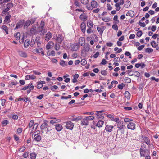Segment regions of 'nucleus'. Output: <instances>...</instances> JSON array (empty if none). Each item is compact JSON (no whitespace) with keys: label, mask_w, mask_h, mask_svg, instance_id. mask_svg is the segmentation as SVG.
Here are the masks:
<instances>
[{"label":"nucleus","mask_w":159,"mask_h":159,"mask_svg":"<svg viewBox=\"0 0 159 159\" xmlns=\"http://www.w3.org/2000/svg\"><path fill=\"white\" fill-rule=\"evenodd\" d=\"M112 121L116 123L117 127L118 128L117 131H123L124 129L125 128V125L123 124V122L120 120L118 117H116L115 119H113Z\"/></svg>","instance_id":"f257e3e1"},{"label":"nucleus","mask_w":159,"mask_h":159,"mask_svg":"<svg viewBox=\"0 0 159 159\" xmlns=\"http://www.w3.org/2000/svg\"><path fill=\"white\" fill-rule=\"evenodd\" d=\"M140 154L141 157H144L150 154V151L144 148H140L139 150Z\"/></svg>","instance_id":"f03ea898"},{"label":"nucleus","mask_w":159,"mask_h":159,"mask_svg":"<svg viewBox=\"0 0 159 159\" xmlns=\"http://www.w3.org/2000/svg\"><path fill=\"white\" fill-rule=\"evenodd\" d=\"M103 110L97 111L96 112V118L98 120H102L104 118V115H106L104 113Z\"/></svg>","instance_id":"7ed1b4c3"},{"label":"nucleus","mask_w":159,"mask_h":159,"mask_svg":"<svg viewBox=\"0 0 159 159\" xmlns=\"http://www.w3.org/2000/svg\"><path fill=\"white\" fill-rule=\"evenodd\" d=\"M91 7L86 6L87 8L89 10H92L93 8H96L98 6V3L95 1H92L91 3Z\"/></svg>","instance_id":"20e7f679"},{"label":"nucleus","mask_w":159,"mask_h":159,"mask_svg":"<svg viewBox=\"0 0 159 159\" xmlns=\"http://www.w3.org/2000/svg\"><path fill=\"white\" fill-rule=\"evenodd\" d=\"M116 125H115L114 126L111 125L110 124L105 123V130L107 132H111L113 130V129L114 128V127Z\"/></svg>","instance_id":"39448f33"},{"label":"nucleus","mask_w":159,"mask_h":159,"mask_svg":"<svg viewBox=\"0 0 159 159\" xmlns=\"http://www.w3.org/2000/svg\"><path fill=\"white\" fill-rule=\"evenodd\" d=\"M45 26V23L44 21H41L40 23V25L38 27V32H42L43 30H44V26Z\"/></svg>","instance_id":"423d86ee"},{"label":"nucleus","mask_w":159,"mask_h":159,"mask_svg":"<svg viewBox=\"0 0 159 159\" xmlns=\"http://www.w3.org/2000/svg\"><path fill=\"white\" fill-rule=\"evenodd\" d=\"M127 127L129 129L134 130L136 129V124L133 122H130L128 124Z\"/></svg>","instance_id":"0eeeda50"},{"label":"nucleus","mask_w":159,"mask_h":159,"mask_svg":"<svg viewBox=\"0 0 159 159\" xmlns=\"http://www.w3.org/2000/svg\"><path fill=\"white\" fill-rule=\"evenodd\" d=\"M37 24L34 25L30 29V33L31 34H35L37 32Z\"/></svg>","instance_id":"6e6552de"},{"label":"nucleus","mask_w":159,"mask_h":159,"mask_svg":"<svg viewBox=\"0 0 159 159\" xmlns=\"http://www.w3.org/2000/svg\"><path fill=\"white\" fill-rule=\"evenodd\" d=\"M47 121L45 120L44 122L40 126V128L42 131L41 132L42 133H43L44 132L43 130L46 129L47 128L48 125L47 123Z\"/></svg>","instance_id":"1a4fd4ad"},{"label":"nucleus","mask_w":159,"mask_h":159,"mask_svg":"<svg viewBox=\"0 0 159 159\" xmlns=\"http://www.w3.org/2000/svg\"><path fill=\"white\" fill-rule=\"evenodd\" d=\"M74 126V124L71 121L67 122L66 125V128L70 130H72L73 129Z\"/></svg>","instance_id":"9d476101"},{"label":"nucleus","mask_w":159,"mask_h":159,"mask_svg":"<svg viewBox=\"0 0 159 159\" xmlns=\"http://www.w3.org/2000/svg\"><path fill=\"white\" fill-rule=\"evenodd\" d=\"M80 18L81 21L84 22L87 20L88 16L85 13H83L80 15Z\"/></svg>","instance_id":"9b49d317"},{"label":"nucleus","mask_w":159,"mask_h":159,"mask_svg":"<svg viewBox=\"0 0 159 159\" xmlns=\"http://www.w3.org/2000/svg\"><path fill=\"white\" fill-rule=\"evenodd\" d=\"M79 44L81 46H84L85 44V39L84 37H81L79 39Z\"/></svg>","instance_id":"f8f14e48"},{"label":"nucleus","mask_w":159,"mask_h":159,"mask_svg":"<svg viewBox=\"0 0 159 159\" xmlns=\"http://www.w3.org/2000/svg\"><path fill=\"white\" fill-rule=\"evenodd\" d=\"M54 43L52 41H50L46 45V49L47 50H48L52 48L54 46Z\"/></svg>","instance_id":"ddd939ff"},{"label":"nucleus","mask_w":159,"mask_h":159,"mask_svg":"<svg viewBox=\"0 0 159 159\" xmlns=\"http://www.w3.org/2000/svg\"><path fill=\"white\" fill-rule=\"evenodd\" d=\"M63 40V37L61 34H59L57 38V42L60 44L62 43Z\"/></svg>","instance_id":"4468645a"},{"label":"nucleus","mask_w":159,"mask_h":159,"mask_svg":"<svg viewBox=\"0 0 159 159\" xmlns=\"http://www.w3.org/2000/svg\"><path fill=\"white\" fill-rule=\"evenodd\" d=\"M86 27L85 23L84 22H82L80 25V28L83 33H84L85 32Z\"/></svg>","instance_id":"2eb2a0df"},{"label":"nucleus","mask_w":159,"mask_h":159,"mask_svg":"<svg viewBox=\"0 0 159 159\" xmlns=\"http://www.w3.org/2000/svg\"><path fill=\"white\" fill-rule=\"evenodd\" d=\"M11 17V15L9 14H8L7 16H6L5 19L4 20V22L5 23L7 22L9 23L11 22L10 19Z\"/></svg>","instance_id":"dca6fc26"},{"label":"nucleus","mask_w":159,"mask_h":159,"mask_svg":"<svg viewBox=\"0 0 159 159\" xmlns=\"http://www.w3.org/2000/svg\"><path fill=\"white\" fill-rule=\"evenodd\" d=\"M89 124V122H88L86 117L81 120V124L82 125H87Z\"/></svg>","instance_id":"f3484780"},{"label":"nucleus","mask_w":159,"mask_h":159,"mask_svg":"<svg viewBox=\"0 0 159 159\" xmlns=\"http://www.w3.org/2000/svg\"><path fill=\"white\" fill-rule=\"evenodd\" d=\"M55 127L56 130L57 131H60L63 129L62 125L60 124H57L55 125Z\"/></svg>","instance_id":"a211bd4d"},{"label":"nucleus","mask_w":159,"mask_h":159,"mask_svg":"<svg viewBox=\"0 0 159 159\" xmlns=\"http://www.w3.org/2000/svg\"><path fill=\"white\" fill-rule=\"evenodd\" d=\"M51 119L53 120H51L50 121V123L52 124H53L55 123L59 122L60 120L59 119H56V118H53V117H51Z\"/></svg>","instance_id":"6ab92c4d"},{"label":"nucleus","mask_w":159,"mask_h":159,"mask_svg":"<svg viewBox=\"0 0 159 159\" xmlns=\"http://www.w3.org/2000/svg\"><path fill=\"white\" fill-rule=\"evenodd\" d=\"M52 37V34L50 32H48L46 34L45 37V40L48 41Z\"/></svg>","instance_id":"aec40b11"},{"label":"nucleus","mask_w":159,"mask_h":159,"mask_svg":"<svg viewBox=\"0 0 159 159\" xmlns=\"http://www.w3.org/2000/svg\"><path fill=\"white\" fill-rule=\"evenodd\" d=\"M104 123V121H102V120H99L97 122L96 126L100 128L103 125Z\"/></svg>","instance_id":"412c9836"},{"label":"nucleus","mask_w":159,"mask_h":159,"mask_svg":"<svg viewBox=\"0 0 159 159\" xmlns=\"http://www.w3.org/2000/svg\"><path fill=\"white\" fill-rule=\"evenodd\" d=\"M94 24L93 21L91 20L88 21L87 23V26L88 28H93Z\"/></svg>","instance_id":"4be33fe9"},{"label":"nucleus","mask_w":159,"mask_h":159,"mask_svg":"<svg viewBox=\"0 0 159 159\" xmlns=\"http://www.w3.org/2000/svg\"><path fill=\"white\" fill-rule=\"evenodd\" d=\"M104 26H103L102 27V28H101L99 27H97V28L98 31L100 33V34L101 35H102L103 33L104 30Z\"/></svg>","instance_id":"5701e85b"},{"label":"nucleus","mask_w":159,"mask_h":159,"mask_svg":"<svg viewBox=\"0 0 159 159\" xmlns=\"http://www.w3.org/2000/svg\"><path fill=\"white\" fill-rule=\"evenodd\" d=\"M134 12L132 10L128 11L126 14L127 16H129L131 17H133L134 15Z\"/></svg>","instance_id":"b1692460"},{"label":"nucleus","mask_w":159,"mask_h":159,"mask_svg":"<svg viewBox=\"0 0 159 159\" xmlns=\"http://www.w3.org/2000/svg\"><path fill=\"white\" fill-rule=\"evenodd\" d=\"M143 140H144V142L148 145L150 144V141L148 138L144 137L143 138Z\"/></svg>","instance_id":"393cba45"},{"label":"nucleus","mask_w":159,"mask_h":159,"mask_svg":"<svg viewBox=\"0 0 159 159\" xmlns=\"http://www.w3.org/2000/svg\"><path fill=\"white\" fill-rule=\"evenodd\" d=\"M41 139V136L39 135L35 134L34 136V139L36 141H39Z\"/></svg>","instance_id":"a878e982"},{"label":"nucleus","mask_w":159,"mask_h":159,"mask_svg":"<svg viewBox=\"0 0 159 159\" xmlns=\"http://www.w3.org/2000/svg\"><path fill=\"white\" fill-rule=\"evenodd\" d=\"M79 75L78 74H75L73 76V79L72 80V82L75 83L77 81V79L79 77Z\"/></svg>","instance_id":"bb28decb"},{"label":"nucleus","mask_w":159,"mask_h":159,"mask_svg":"<svg viewBox=\"0 0 159 159\" xmlns=\"http://www.w3.org/2000/svg\"><path fill=\"white\" fill-rule=\"evenodd\" d=\"M30 40L28 39L25 40L24 43V46L25 48H27L30 45Z\"/></svg>","instance_id":"cd10ccee"},{"label":"nucleus","mask_w":159,"mask_h":159,"mask_svg":"<svg viewBox=\"0 0 159 159\" xmlns=\"http://www.w3.org/2000/svg\"><path fill=\"white\" fill-rule=\"evenodd\" d=\"M125 97L127 99H129L130 98V93L128 91H126L125 93Z\"/></svg>","instance_id":"c85d7f7f"},{"label":"nucleus","mask_w":159,"mask_h":159,"mask_svg":"<svg viewBox=\"0 0 159 159\" xmlns=\"http://www.w3.org/2000/svg\"><path fill=\"white\" fill-rule=\"evenodd\" d=\"M14 36L16 40H19L20 37V34L19 32H17L14 34Z\"/></svg>","instance_id":"c756f323"},{"label":"nucleus","mask_w":159,"mask_h":159,"mask_svg":"<svg viewBox=\"0 0 159 159\" xmlns=\"http://www.w3.org/2000/svg\"><path fill=\"white\" fill-rule=\"evenodd\" d=\"M131 5V3L129 0H127L124 5V6L126 8L129 7Z\"/></svg>","instance_id":"7c9ffc66"},{"label":"nucleus","mask_w":159,"mask_h":159,"mask_svg":"<svg viewBox=\"0 0 159 159\" xmlns=\"http://www.w3.org/2000/svg\"><path fill=\"white\" fill-rule=\"evenodd\" d=\"M19 55L22 57L26 58L27 57V55L26 53L23 51H20L19 52Z\"/></svg>","instance_id":"2f4dec72"},{"label":"nucleus","mask_w":159,"mask_h":159,"mask_svg":"<svg viewBox=\"0 0 159 159\" xmlns=\"http://www.w3.org/2000/svg\"><path fill=\"white\" fill-rule=\"evenodd\" d=\"M91 37L95 42L98 41V38L96 34H93L91 35Z\"/></svg>","instance_id":"473e14b6"},{"label":"nucleus","mask_w":159,"mask_h":159,"mask_svg":"<svg viewBox=\"0 0 159 159\" xmlns=\"http://www.w3.org/2000/svg\"><path fill=\"white\" fill-rule=\"evenodd\" d=\"M47 54L48 56H50L52 55L54 56L55 55V52L54 50H52L51 52L48 51L47 52Z\"/></svg>","instance_id":"72a5a7b5"},{"label":"nucleus","mask_w":159,"mask_h":159,"mask_svg":"<svg viewBox=\"0 0 159 159\" xmlns=\"http://www.w3.org/2000/svg\"><path fill=\"white\" fill-rule=\"evenodd\" d=\"M37 52L38 53H41L43 56L44 55L43 50L42 48H39L37 49Z\"/></svg>","instance_id":"f704fd0d"},{"label":"nucleus","mask_w":159,"mask_h":159,"mask_svg":"<svg viewBox=\"0 0 159 159\" xmlns=\"http://www.w3.org/2000/svg\"><path fill=\"white\" fill-rule=\"evenodd\" d=\"M145 51L146 52L150 53L153 51V49L151 48H148L146 49Z\"/></svg>","instance_id":"c9c22d12"},{"label":"nucleus","mask_w":159,"mask_h":159,"mask_svg":"<svg viewBox=\"0 0 159 159\" xmlns=\"http://www.w3.org/2000/svg\"><path fill=\"white\" fill-rule=\"evenodd\" d=\"M151 44L153 48H155L158 46L157 43L154 41H152Z\"/></svg>","instance_id":"e433bc0d"},{"label":"nucleus","mask_w":159,"mask_h":159,"mask_svg":"<svg viewBox=\"0 0 159 159\" xmlns=\"http://www.w3.org/2000/svg\"><path fill=\"white\" fill-rule=\"evenodd\" d=\"M36 156V154L34 152L31 153L30 155V158L31 159H35Z\"/></svg>","instance_id":"4c0bfd02"},{"label":"nucleus","mask_w":159,"mask_h":159,"mask_svg":"<svg viewBox=\"0 0 159 159\" xmlns=\"http://www.w3.org/2000/svg\"><path fill=\"white\" fill-rule=\"evenodd\" d=\"M2 29L4 31H5L6 33L7 34H8V28L6 25H3L2 27Z\"/></svg>","instance_id":"58836bf2"},{"label":"nucleus","mask_w":159,"mask_h":159,"mask_svg":"<svg viewBox=\"0 0 159 159\" xmlns=\"http://www.w3.org/2000/svg\"><path fill=\"white\" fill-rule=\"evenodd\" d=\"M60 65L62 66H67V64L64 60H61L60 63Z\"/></svg>","instance_id":"ea45409f"},{"label":"nucleus","mask_w":159,"mask_h":159,"mask_svg":"<svg viewBox=\"0 0 159 159\" xmlns=\"http://www.w3.org/2000/svg\"><path fill=\"white\" fill-rule=\"evenodd\" d=\"M82 117L81 116H79L75 118H73L72 119V121H78L82 119Z\"/></svg>","instance_id":"a19ab883"},{"label":"nucleus","mask_w":159,"mask_h":159,"mask_svg":"<svg viewBox=\"0 0 159 159\" xmlns=\"http://www.w3.org/2000/svg\"><path fill=\"white\" fill-rule=\"evenodd\" d=\"M31 84H32V83H30L28 84V86H27L25 85V86H24V87L21 89V90H27L29 87L30 85H31Z\"/></svg>","instance_id":"79ce46f5"},{"label":"nucleus","mask_w":159,"mask_h":159,"mask_svg":"<svg viewBox=\"0 0 159 159\" xmlns=\"http://www.w3.org/2000/svg\"><path fill=\"white\" fill-rule=\"evenodd\" d=\"M87 119L88 120V122L89 121L92 120L94 119V117L92 116H87L86 117Z\"/></svg>","instance_id":"37998d69"},{"label":"nucleus","mask_w":159,"mask_h":159,"mask_svg":"<svg viewBox=\"0 0 159 159\" xmlns=\"http://www.w3.org/2000/svg\"><path fill=\"white\" fill-rule=\"evenodd\" d=\"M8 123V121L7 120H4L2 122V126H5Z\"/></svg>","instance_id":"c03bdc74"},{"label":"nucleus","mask_w":159,"mask_h":159,"mask_svg":"<svg viewBox=\"0 0 159 159\" xmlns=\"http://www.w3.org/2000/svg\"><path fill=\"white\" fill-rule=\"evenodd\" d=\"M125 81L127 83H130L131 82V79L129 77H125L124 79Z\"/></svg>","instance_id":"a18cd8bd"},{"label":"nucleus","mask_w":159,"mask_h":159,"mask_svg":"<svg viewBox=\"0 0 159 159\" xmlns=\"http://www.w3.org/2000/svg\"><path fill=\"white\" fill-rule=\"evenodd\" d=\"M30 24H31V21H30V20H27L25 22V25H24V27H28L30 25Z\"/></svg>","instance_id":"49530a36"},{"label":"nucleus","mask_w":159,"mask_h":159,"mask_svg":"<svg viewBox=\"0 0 159 159\" xmlns=\"http://www.w3.org/2000/svg\"><path fill=\"white\" fill-rule=\"evenodd\" d=\"M34 123V120H30V121L29 124L28 125V127L29 128H31L33 126Z\"/></svg>","instance_id":"de8ad7c7"},{"label":"nucleus","mask_w":159,"mask_h":159,"mask_svg":"<svg viewBox=\"0 0 159 159\" xmlns=\"http://www.w3.org/2000/svg\"><path fill=\"white\" fill-rule=\"evenodd\" d=\"M7 7V8H9L10 10V8H12L13 6V4L12 3H8L6 5Z\"/></svg>","instance_id":"09e8293b"},{"label":"nucleus","mask_w":159,"mask_h":159,"mask_svg":"<svg viewBox=\"0 0 159 159\" xmlns=\"http://www.w3.org/2000/svg\"><path fill=\"white\" fill-rule=\"evenodd\" d=\"M25 149L26 148L25 146H22L19 149L18 151L19 152H22L25 150Z\"/></svg>","instance_id":"8fccbe9b"},{"label":"nucleus","mask_w":159,"mask_h":159,"mask_svg":"<svg viewBox=\"0 0 159 159\" xmlns=\"http://www.w3.org/2000/svg\"><path fill=\"white\" fill-rule=\"evenodd\" d=\"M80 62L81 65L83 66H84L86 65L87 63L86 60L84 59H82Z\"/></svg>","instance_id":"3c124183"},{"label":"nucleus","mask_w":159,"mask_h":159,"mask_svg":"<svg viewBox=\"0 0 159 159\" xmlns=\"http://www.w3.org/2000/svg\"><path fill=\"white\" fill-rule=\"evenodd\" d=\"M102 20L104 22H108L110 20V19L109 17L102 18Z\"/></svg>","instance_id":"603ef678"},{"label":"nucleus","mask_w":159,"mask_h":159,"mask_svg":"<svg viewBox=\"0 0 159 159\" xmlns=\"http://www.w3.org/2000/svg\"><path fill=\"white\" fill-rule=\"evenodd\" d=\"M38 84L37 86V88L38 89H39L42 88L43 86V85L42 84V83H41V82H38Z\"/></svg>","instance_id":"864d4df0"},{"label":"nucleus","mask_w":159,"mask_h":159,"mask_svg":"<svg viewBox=\"0 0 159 159\" xmlns=\"http://www.w3.org/2000/svg\"><path fill=\"white\" fill-rule=\"evenodd\" d=\"M60 47V45L59 44H57L56 43L55 44V45L54 48L56 50L58 51V50H59Z\"/></svg>","instance_id":"5fc2aeb1"},{"label":"nucleus","mask_w":159,"mask_h":159,"mask_svg":"<svg viewBox=\"0 0 159 159\" xmlns=\"http://www.w3.org/2000/svg\"><path fill=\"white\" fill-rule=\"evenodd\" d=\"M125 86V85L124 84L121 83L118 86V88L120 89H122Z\"/></svg>","instance_id":"6e6d98bb"},{"label":"nucleus","mask_w":159,"mask_h":159,"mask_svg":"<svg viewBox=\"0 0 159 159\" xmlns=\"http://www.w3.org/2000/svg\"><path fill=\"white\" fill-rule=\"evenodd\" d=\"M74 4L76 6L80 7V4L79 3L78 1L75 0L74 2Z\"/></svg>","instance_id":"4d7b16f0"},{"label":"nucleus","mask_w":159,"mask_h":159,"mask_svg":"<svg viewBox=\"0 0 159 159\" xmlns=\"http://www.w3.org/2000/svg\"><path fill=\"white\" fill-rule=\"evenodd\" d=\"M124 120L125 122H128L132 121L133 120L128 118H125L124 119Z\"/></svg>","instance_id":"13d9d810"},{"label":"nucleus","mask_w":159,"mask_h":159,"mask_svg":"<svg viewBox=\"0 0 159 159\" xmlns=\"http://www.w3.org/2000/svg\"><path fill=\"white\" fill-rule=\"evenodd\" d=\"M28 98H18V101H20L21 100H23L25 102H27L28 101Z\"/></svg>","instance_id":"bf43d9fd"},{"label":"nucleus","mask_w":159,"mask_h":159,"mask_svg":"<svg viewBox=\"0 0 159 159\" xmlns=\"http://www.w3.org/2000/svg\"><path fill=\"white\" fill-rule=\"evenodd\" d=\"M112 28L116 31L118 30V27L116 24H114L112 26Z\"/></svg>","instance_id":"052dcab7"},{"label":"nucleus","mask_w":159,"mask_h":159,"mask_svg":"<svg viewBox=\"0 0 159 159\" xmlns=\"http://www.w3.org/2000/svg\"><path fill=\"white\" fill-rule=\"evenodd\" d=\"M25 37V36L24 35H23L21 37V39L19 40V42L20 43H23L24 41V38Z\"/></svg>","instance_id":"680f3d73"},{"label":"nucleus","mask_w":159,"mask_h":159,"mask_svg":"<svg viewBox=\"0 0 159 159\" xmlns=\"http://www.w3.org/2000/svg\"><path fill=\"white\" fill-rule=\"evenodd\" d=\"M81 2L84 5H86L89 2L88 0H81Z\"/></svg>","instance_id":"e2e57ef3"},{"label":"nucleus","mask_w":159,"mask_h":159,"mask_svg":"<svg viewBox=\"0 0 159 159\" xmlns=\"http://www.w3.org/2000/svg\"><path fill=\"white\" fill-rule=\"evenodd\" d=\"M107 63V61L105 59L103 58L102 59V61L100 65H105Z\"/></svg>","instance_id":"0e129e2a"},{"label":"nucleus","mask_w":159,"mask_h":159,"mask_svg":"<svg viewBox=\"0 0 159 159\" xmlns=\"http://www.w3.org/2000/svg\"><path fill=\"white\" fill-rule=\"evenodd\" d=\"M92 28H88L87 30V32L88 34H89L92 33L93 31L92 29Z\"/></svg>","instance_id":"69168bd1"},{"label":"nucleus","mask_w":159,"mask_h":159,"mask_svg":"<svg viewBox=\"0 0 159 159\" xmlns=\"http://www.w3.org/2000/svg\"><path fill=\"white\" fill-rule=\"evenodd\" d=\"M143 33L142 31H139L137 32L136 34V35L138 37H140L142 35Z\"/></svg>","instance_id":"338daca9"},{"label":"nucleus","mask_w":159,"mask_h":159,"mask_svg":"<svg viewBox=\"0 0 159 159\" xmlns=\"http://www.w3.org/2000/svg\"><path fill=\"white\" fill-rule=\"evenodd\" d=\"M139 25L141 26L142 27H144L146 26V25L144 22H142L139 21Z\"/></svg>","instance_id":"774afa93"}]
</instances>
